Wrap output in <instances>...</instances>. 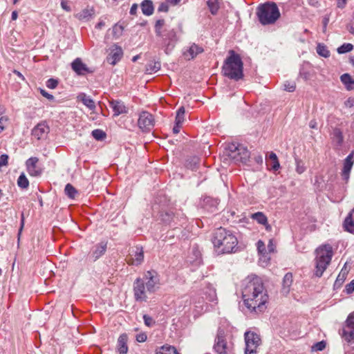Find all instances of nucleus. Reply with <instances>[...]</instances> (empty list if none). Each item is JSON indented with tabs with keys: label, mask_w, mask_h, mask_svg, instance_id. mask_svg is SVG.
<instances>
[{
	"label": "nucleus",
	"mask_w": 354,
	"mask_h": 354,
	"mask_svg": "<svg viewBox=\"0 0 354 354\" xmlns=\"http://www.w3.org/2000/svg\"><path fill=\"white\" fill-rule=\"evenodd\" d=\"M340 80L348 91H352L354 89V80L348 73L342 75Z\"/></svg>",
	"instance_id": "obj_26"
},
{
	"label": "nucleus",
	"mask_w": 354,
	"mask_h": 354,
	"mask_svg": "<svg viewBox=\"0 0 354 354\" xmlns=\"http://www.w3.org/2000/svg\"><path fill=\"white\" fill-rule=\"evenodd\" d=\"M141 9L145 15H151L154 10L152 1L151 0H144L141 3Z\"/></svg>",
	"instance_id": "obj_27"
},
{
	"label": "nucleus",
	"mask_w": 354,
	"mask_h": 354,
	"mask_svg": "<svg viewBox=\"0 0 354 354\" xmlns=\"http://www.w3.org/2000/svg\"><path fill=\"white\" fill-rule=\"evenodd\" d=\"M250 218L256 221L259 224H267L268 218L264 214V213L261 212H257L256 213L252 214Z\"/></svg>",
	"instance_id": "obj_32"
},
{
	"label": "nucleus",
	"mask_w": 354,
	"mask_h": 354,
	"mask_svg": "<svg viewBox=\"0 0 354 354\" xmlns=\"http://www.w3.org/2000/svg\"><path fill=\"white\" fill-rule=\"evenodd\" d=\"M58 81L55 79L50 78L46 82V86L49 88L53 89L57 86Z\"/></svg>",
	"instance_id": "obj_47"
},
{
	"label": "nucleus",
	"mask_w": 354,
	"mask_h": 354,
	"mask_svg": "<svg viewBox=\"0 0 354 354\" xmlns=\"http://www.w3.org/2000/svg\"><path fill=\"white\" fill-rule=\"evenodd\" d=\"M299 76L305 81H307L311 79L313 73H311L310 71L308 70L306 67L303 66L300 69Z\"/></svg>",
	"instance_id": "obj_41"
},
{
	"label": "nucleus",
	"mask_w": 354,
	"mask_h": 354,
	"mask_svg": "<svg viewBox=\"0 0 354 354\" xmlns=\"http://www.w3.org/2000/svg\"><path fill=\"white\" fill-rule=\"evenodd\" d=\"M344 105L346 107L351 108L354 106V98L349 97L344 102Z\"/></svg>",
	"instance_id": "obj_56"
},
{
	"label": "nucleus",
	"mask_w": 354,
	"mask_h": 354,
	"mask_svg": "<svg viewBox=\"0 0 354 354\" xmlns=\"http://www.w3.org/2000/svg\"><path fill=\"white\" fill-rule=\"evenodd\" d=\"M123 51L121 47L114 46L107 57V62L111 65H115L122 57Z\"/></svg>",
	"instance_id": "obj_15"
},
{
	"label": "nucleus",
	"mask_w": 354,
	"mask_h": 354,
	"mask_svg": "<svg viewBox=\"0 0 354 354\" xmlns=\"http://www.w3.org/2000/svg\"><path fill=\"white\" fill-rule=\"evenodd\" d=\"M325 347H326V343L324 341H322V342H319L315 344L312 348H313V351H318L324 350L325 348Z\"/></svg>",
	"instance_id": "obj_48"
},
{
	"label": "nucleus",
	"mask_w": 354,
	"mask_h": 354,
	"mask_svg": "<svg viewBox=\"0 0 354 354\" xmlns=\"http://www.w3.org/2000/svg\"><path fill=\"white\" fill-rule=\"evenodd\" d=\"M185 108L183 106L180 107L176 112L175 122L183 124L185 120Z\"/></svg>",
	"instance_id": "obj_39"
},
{
	"label": "nucleus",
	"mask_w": 354,
	"mask_h": 354,
	"mask_svg": "<svg viewBox=\"0 0 354 354\" xmlns=\"http://www.w3.org/2000/svg\"><path fill=\"white\" fill-rule=\"evenodd\" d=\"M207 204L211 205V207L208 209L209 211L214 212L216 209L218 202L216 200L212 199L210 197H207L204 199V205L206 206Z\"/></svg>",
	"instance_id": "obj_44"
},
{
	"label": "nucleus",
	"mask_w": 354,
	"mask_h": 354,
	"mask_svg": "<svg viewBox=\"0 0 354 354\" xmlns=\"http://www.w3.org/2000/svg\"><path fill=\"white\" fill-rule=\"evenodd\" d=\"M9 157L7 154H2L0 156V168L3 166H7L8 164Z\"/></svg>",
	"instance_id": "obj_49"
},
{
	"label": "nucleus",
	"mask_w": 354,
	"mask_h": 354,
	"mask_svg": "<svg viewBox=\"0 0 354 354\" xmlns=\"http://www.w3.org/2000/svg\"><path fill=\"white\" fill-rule=\"evenodd\" d=\"M78 100L81 101L84 105L88 107L90 110H95L96 106L95 102L89 96L85 93H80L77 96Z\"/></svg>",
	"instance_id": "obj_24"
},
{
	"label": "nucleus",
	"mask_w": 354,
	"mask_h": 354,
	"mask_svg": "<svg viewBox=\"0 0 354 354\" xmlns=\"http://www.w3.org/2000/svg\"><path fill=\"white\" fill-rule=\"evenodd\" d=\"M154 31L160 47L166 54H169L175 48L178 41L176 30L167 28L165 26V21L164 19H158L156 21Z\"/></svg>",
	"instance_id": "obj_4"
},
{
	"label": "nucleus",
	"mask_w": 354,
	"mask_h": 354,
	"mask_svg": "<svg viewBox=\"0 0 354 354\" xmlns=\"http://www.w3.org/2000/svg\"><path fill=\"white\" fill-rule=\"evenodd\" d=\"M158 10L159 12H167L169 10V6H168L167 3H161L158 7Z\"/></svg>",
	"instance_id": "obj_54"
},
{
	"label": "nucleus",
	"mask_w": 354,
	"mask_h": 354,
	"mask_svg": "<svg viewBox=\"0 0 354 354\" xmlns=\"http://www.w3.org/2000/svg\"><path fill=\"white\" fill-rule=\"evenodd\" d=\"M344 227L346 231L354 234V208L346 217L344 222Z\"/></svg>",
	"instance_id": "obj_21"
},
{
	"label": "nucleus",
	"mask_w": 354,
	"mask_h": 354,
	"mask_svg": "<svg viewBox=\"0 0 354 354\" xmlns=\"http://www.w3.org/2000/svg\"><path fill=\"white\" fill-rule=\"evenodd\" d=\"M161 64L160 62H151L146 67V71L149 73H156L160 69Z\"/></svg>",
	"instance_id": "obj_33"
},
{
	"label": "nucleus",
	"mask_w": 354,
	"mask_h": 354,
	"mask_svg": "<svg viewBox=\"0 0 354 354\" xmlns=\"http://www.w3.org/2000/svg\"><path fill=\"white\" fill-rule=\"evenodd\" d=\"M94 11L92 8H86L75 15V17L80 20H88L93 15Z\"/></svg>",
	"instance_id": "obj_29"
},
{
	"label": "nucleus",
	"mask_w": 354,
	"mask_h": 354,
	"mask_svg": "<svg viewBox=\"0 0 354 354\" xmlns=\"http://www.w3.org/2000/svg\"><path fill=\"white\" fill-rule=\"evenodd\" d=\"M350 33L354 35V19L353 21L347 27Z\"/></svg>",
	"instance_id": "obj_61"
},
{
	"label": "nucleus",
	"mask_w": 354,
	"mask_h": 354,
	"mask_svg": "<svg viewBox=\"0 0 354 354\" xmlns=\"http://www.w3.org/2000/svg\"><path fill=\"white\" fill-rule=\"evenodd\" d=\"M242 286V297L247 308L252 312H262L268 300L262 279L256 275L248 276L243 280Z\"/></svg>",
	"instance_id": "obj_1"
},
{
	"label": "nucleus",
	"mask_w": 354,
	"mask_h": 354,
	"mask_svg": "<svg viewBox=\"0 0 354 354\" xmlns=\"http://www.w3.org/2000/svg\"><path fill=\"white\" fill-rule=\"evenodd\" d=\"M346 3V0H337V7L343 8Z\"/></svg>",
	"instance_id": "obj_62"
},
{
	"label": "nucleus",
	"mask_w": 354,
	"mask_h": 354,
	"mask_svg": "<svg viewBox=\"0 0 354 354\" xmlns=\"http://www.w3.org/2000/svg\"><path fill=\"white\" fill-rule=\"evenodd\" d=\"M41 94L46 97L47 99L50 100H54V96L48 93H47L45 90H43L41 89Z\"/></svg>",
	"instance_id": "obj_57"
},
{
	"label": "nucleus",
	"mask_w": 354,
	"mask_h": 354,
	"mask_svg": "<svg viewBox=\"0 0 354 354\" xmlns=\"http://www.w3.org/2000/svg\"><path fill=\"white\" fill-rule=\"evenodd\" d=\"M212 241L218 254L235 253L238 250V239L230 230L217 228L213 233Z\"/></svg>",
	"instance_id": "obj_3"
},
{
	"label": "nucleus",
	"mask_w": 354,
	"mask_h": 354,
	"mask_svg": "<svg viewBox=\"0 0 354 354\" xmlns=\"http://www.w3.org/2000/svg\"><path fill=\"white\" fill-rule=\"evenodd\" d=\"M256 14L259 22L263 26L274 24L281 16L277 4L272 1L260 4Z\"/></svg>",
	"instance_id": "obj_6"
},
{
	"label": "nucleus",
	"mask_w": 354,
	"mask_h": 354,
	"mask_svg": "<svg viewBox=\"0 0 354 354\" xmlns=\"http://www.w3.org/2000/svg\"><path fill=\"white\" fill-rule=\"evenodd\" d=\"M317 53L319 55L327 58L330 56V51L327 47L322 44H319L317 46Z\"/></svg>",
	"instance_id": "obj_37"
},
{
	"label": "nucleus",
	"mask_w": 354,
	"mask_h": 354,
	"mask_svg": "<svg viewBox=\"0 0 354 354\" xmlns=\"http://www.w3.org/2000/svg\"><path fill=\"white\" fill-rule=\"evenodd\" d=\"M61 6L64 10H65L66 11L71 10L70 7L67 5L66 2H65V1H62Z\"/></svg>",
	"instance_id": "obj_63"
},
{
	"label": "nucleus",
	"mask_w": 354,
	"mask_h": 354,
	"mask_svg": "<svg viewBox=\"0 0 354 354\" xmlns=\"http://www.w3.org/2000/svg\"><path fill=\"white\" fill-rule=\"evenodd\" d=\"M8 118L6 117L0 118V133L5 129V122H7Z\"/></svg>",
	"instance_id": "obj_55"
},
{
	"label": "nucleus",
	"mask_w": 354,
	"mask_h": 354,
	"mask_svg": "<svg viewBox=\"0 0 354 354\" xmlns=\"http://www.w3.org/2000/svg\"><path fill=\"white\" fill-rule=\"evenodd\" d=\"M123 30H124V28L122 25H120L118 24H115L112 28L113 36L115 39L119 38L122 35Z\"/></svg>",
	"instance_id": "obj_40"
},
{
	"label": "nucleus",
	"mask_w": 354,
	"mask_h": 354,
	"mask_svg": "<svg viewBox=\"0 0 354 354\" xmlns=\"http://www.w3.org/2000/svg\"><path fill=\"white\" fill-rule=\"evenodd\" d=\"M17 185L22 189H26L29 186V181L26 178V175L22 173L18 178Z\"/></svg>",
	"instance_id": "obj_38"
},
{
	"label": "nucleus",
	"mask_w": 354,
	"mask_h": 354,
	"mask_svg": "<svg viewBox=\"0 0 354 354\" xmlns=\"http://www.w3.org/2000/svg\"><path fill=\"white\" fill-rule=\"evenodd\" d=\"M143 319L145 324L149 327L152 326L155 324L154 319L147 315H143Z\"/></svg>",
	"instance_id": "obj_46"
},
{
	"label": "nucleus",
	"mask_w": 354,
	"mask_h": 354,
	"mask_svg": "<svg viewBox=\"0 0 354 354\" xmlns=\"http://www.w3.org/2000/svg\"><path fill=\"white\" fill-rule=\"evenodd\" d=\"M107 243L106 242L102 241L96 245H95L91 250L89 253V259L92 260V261H96L99 259L102 255L104 254L106 251Z\"/></svg>",
	"instance_id": "obj_14"
},
{
	"label": "nucleus",
	"mask_w": 354,
	"mask_h": 354,
	"mask_svg": "<svg viewBox=\"0 0 354 354\" xmlns=\"http://www.w3.org/2000/svg\"><path fill=\"white\" fill-rule=\"evenodd\" d=\"M331 135H332L333 140L334 142H335L337 145H339V146L342 145L343 140H344V137H343L342 131H341V129L339 128L333 129V133Z\"/></svg>",
	"instance_id": "obj_30"
},
{
	"label": "nucleus",
	"mask_w": 354,
	"mask_h": 354,
	"mask_svg": "<svg viewBox=\"0 0 354 354\" xmlns=\"http://www.w3.org/2000/svg\"><path fill=\"white\" fill-rule=\"evenodd\" d=\"M225 154L235 163L246 162L250 158V152L245 147L238 143H230L225 149Z\"/></svg>",
	"instance_id": "obj_8"
},
{
	"label": "nucleus",
	"mask_w": 354,
	"mask_h": 354,
	"mask_svg": "<svg viewBox=\"0 0 354 354\" xmlns=\"http://www.w3.org/2000/svg\"><path fill=\"white\" fill-rule=\"evenodd\" d=\"M181 126H182L181 124H178L177 122H175V125L173 127L174 133H175V134L178 133L180 132Z\"/></svg>",
	"instance_id": "obj_59"
},
{
	"label": "nucleus",
	"mask_w": 354,
	"mask_h": 354,
	"mask_svg": "<svg viewBox=\"0 0 354 354\" xmlns=\"http://www.w3.org/2000/svg\"><path fill=\"white\" fill-rule=\"evenodd\" d=\"M243 64L239 55L234 51L226 58L223 66V73L225 76L234 80H241L243 76Z\"/></svg>",
	"instance_id": "obj_5"
},
{
	"label": "nucleus",
	"mask_w": 354,
	"mask_h": 354,
	"mask_svg": "<svg viewBox=\"0 0 354 354\" xmlns=\"http://www.w3.org/2000/svg\"><path fill=\"white\" fill-rule=\"evenodd\" d=\"M93 137L97 140H103L106 138V133L101 129H95L92 131Z\"/></svg>",
	"instance_id": "obj_43"
},
{
	"label": "nucleus",
	"mask_w": 354,
	"mask_h": 354,
	"mask_svg": "<svg viewBox=\"0 0 354 354\" xmlns=\"http://www.w3.org/2000/svg\"><path fill=\"white\" fill-rule=\"evenodd\" d=\"M105 26V22L103 21H99L96 25H95V28L97 29H101L104 26Z\"/></svg>",
	"instance_id": "obj_64"
},
{
	"label": "nucleus",
	"mask_w": 354,
	"mask_h": 354,
	"mask_svg": "<svg viewBox=\"0 0 354 354\" xmlns=\"http://www.w3.org/2000/svg\"><path fill=\"white\" fill-rule=\"evenodd\" d=\"M147 339V334L145 333H140L137 334L136 336V339L138 342L142 343L145 342Z\"/></svg>",
	"instance_id": "obj_50"
},
{
	"label": "nucleus",
	"mask_w": 354,
	"mask_h": 354,
	"mask_svg": "<svg viewBox=\"0 0 354 354\" xmlns=\"http://www.w3.org/2000/svg\"><path fill=\"white\" fill-rule=\"evenodd\" d=\"M342 337L348 343H354V312L350 313L345 321Z\"/></svg>",
	"instance_id": "obj_12"
},
{
	"label": "nucleus",
	"mask_w": 354,
	"mask_h": 354,
	"mask_svg": "<svg viewBox=\"0 0 354 354\" xmlns=\"http://www.w3.org/2000/svg\"><path fill=\"white\" fill-rule=\"evenodd\" d=\"M73 70L78 75H84L88 72L86 66L82 63L80 59L77 58L71 64Z\"/></svg>",
	"instance_id": "obj_22"
},
{
	"label": "nucleus",
	"mask_w": 354,
	"mask_h": 354,
	"mask_svg": "<svg viewBox=\"0 0 354 354\" xmlns=\"http://www.w3.org/2000/svg\"><path fill=\"white\" fill-rule=\"evenodd\" d=\"M205 299L209 301H214L216 299V290L211 285H207L203 290Z\"/></svg>",
	"instance_id": "obj_28"
},
{
	"label": "nucleus",
	"mask_w": 354,
	"mask_h": 354,
	"mask_svg": "<svg viewBox=\"0 0 354 354\" xmlns=\"http://www.w3.org/2000/svg\"><path fill=\"white\" fill-rule=\"evenodd\" d=\"M138 125L142 132H150L155 125L153 115L148 111L141 112L138 120Z\"/></svg>",
	"instance_id": "obj_11"
},
{
	"label": "nucleus",
	"mask_w": 354,
	"mask_h": 354,
	"mask_svg": "<svg viewBox=\"0 0 354 354\" xmlns=\"http://www.w3.org/2000/svg\"><path fill=\"white\" fill-rule=\"evenodd\" d=\"M38 162L37 157H31L26 162L27 171L31 176H39L42 174V169L37 165Z\"/></svg>",
	"instance_id": "obj_13"
},
{
	"label": "nucleus",
	"mask_w": 354,
	"mask_h": 354,
	"mask_svg": "<svg viewBox=\"0 0 354 354\" xmlns=\"http://www.w3.org/2000/svg\"><path fill=\"white\" fill-rule=\"evenodd\" d=\"M285 90L289 92H292L295 89V84L293 83L286 82L284 84Z\"/></svg>",
	"instance_id": "obj_52"
},
{
	"label": "nucleus",
	"mask_w": 354,
	"mask_h": 354,
	"mask_svg": "<svg viewBox=\"0 0 354 354\" xmlns=\"http://www.w3.org/2000/svg\"><path fill=\"white\" fill-rule=\"evenodd\" d=\"M353 153H351L346 158L344 162V167L342 172V176L343 179L346 182H347L349 178L350 172L353 165Z\"/></svg>",
	"instance_id": "obj_17"
},
{
	"label": "nucleus",
	"mask_w": 354,
	"mask_h": 354,
	"mask_svg": "<svg viewBox=\"0 0 354 354\" xmlns=\"http://www.w3.org/2000/svg\"><path fill=\"white\" fill-rule=\"evenodd\" d=\"M203 52V48L201 46H199L196 44H192L187 51L185 53V56L187 57L189 59H194L198 54L202 53Z\"/></svg>",
	"instance_id": "obj_23"
},
{
	"label": "nucleus",
	"mask_w": 354,
	"mask_h": 354,
	"mask_svg": "<svg viewBox=\"0 0 354 354\" xmlns=\"http://www.w3.org/2000/svg\"><path fill=\"white\" fill-rule=\"evenodd\" d=\"M293 277L290 272H288L285 274L283 282H282V292L284 294H288L290 292V288L292 283Z\"/></svg>",
	"instance_id": "obj_25"
},
{
	"label": "nucleus",
	"mask_w": 354,
	"mask_h": 354,
	"mask_svg": "<svg viewBox=\"0 0 354 354\" xmlns=\"http://www.w3.org/2000/svg\"><path fill=\"white\" fill-rule=\"evenodd\" d=\"M49 131V127L45 122L39 123L32 131V135L37 140L45 138Z\"/></svg>",
	"instance_id": "obj_16"
},
{
	"label": "nucleus",
	"mask_w": 354,
	"mask_h": 354,
	"mask_svg": "<svg viewBox=\"0 0 354 354\" xmlns=\"http://www.w3.org/2000/svg\"><path fill=\"white\" fill-rule=\"evenodd\" d=\"M159 275L155 270L146 272L143 277L137 278L133 285V296L136 301H146L148 294L153 293L158 288Z\"/></svg>",
	"instance_id": "obj_2"
},
{
	"label": "nucleus",
	"mask_w": 354,
	"mask_h": 354,
	"mask_svg": "<svg viewBox=\"0 0 354 354\" xmlns=\"http://www.w3.org/2000/svg\"><path fill=\"white\" fill-rule=\"evenodd\" d=\"M64 192L66 195L70 198H75L77 194V189L70 183L65 186Z\"/></svg>",
	"instance_id": "obj_34"
},
{
	"label": "nucleus",
	"mask_w": 354,
	"mask_h": 354,
	"mask_svg": "<svg viewBox=\"0 0 354 354\" xmlns=\"http://www.w3.org/2000/svg\"><path fill=\"white\" fill-rule=\"evenodd\" d=\"M128 335L126 333L121 334L118 339V349L120 354H127L128 352Z\"/></svg>",
	"instance_id": "obj_20"
},
{
	"label": "nucleus",
	"mask_w": 354,
	"mask_h": 354,
	"mask_svg": "<svg viewBox=\"0 0 354 354\" xmlns=\"http://www.w3.org/2000/svg\"><path fill=\"white\" fill-rule=\"evenodd\" d=\"M155 354H178V353L174 346L164 345L156 350Z\"/></svg>",
	"instance_id": "obj_31"
},
{
	"label": "nucleus",
	"mask_w": 354,
	"mask_h": 354,
	"mask_svg": "<svg viewBox=\"0 0 354 354\" xmlns=\"http://www.w3.org/2000/svg\"><path fill=\"white\" fill-rule=\"evenodd\" d=\"M133 254H131L130 259L128 260L129 263L138 266L141 264L144 259V252L142 248L136 247L133 251Z\"/></svg>",
	"instance_id": "obj_18"
},
{
	"label": "nucleus",
	"mask_w": 354,
	"mask_h": 354,
	"mask_svg": "<svg viewBox=\"0 0 354 354\" xmlns=\"http://www.w3.org/2000/svg\"><path fill=\"white\" fill-rule=\"evenodd\" d=\"M110 106L113 109L115 115L127 113V108L122 101L112 100L110 102Z\"/></svg>",
	"instance_id": "obj_19"
},
{
	"label": "nucleus",
	"mask_w": 354,
	"mask_h": 354,
	"mask_svg": "<svg viewBox=\"0 0 354 354\" xmlns=\"http://www.w3.org/2000/svg\"><path fill=\"white\" fill-rule=\"evenodd\" d=\"M257 250H258V252L259 253H264L266 252V245L263 243V241L259 240L257 243Z\"/></svg>",
	"instance_id": "obj_51"
},
{
	"label": "nucleus",
	"mask_w": 354,
	"mask_h": 354,
	"mask_svg": "<svg viewBox=\"0 0 354 354\" xmlns=\"http://www.w3.org/2000/svg\"><path fill=\"white\" fill-rule=\"evenodd\" d=\"M297 167L296 171L298 174H301L306 171V167L303 163V162L300 160H297Z\"/></svg>",
	"instance_id": "obj_45"
},
{
	"label": "nucleus",
	"mask_w": 354,
	"mask_h": 354,
	"mask_svg": "<svg viewBox=\"0 0 354 354\" xmlns=\"http://www.w3.org/2000/svg\"><path fill=\"white\" fill-rule=\"evenodd\" d=\"M269 160L271 162H270L271 168L273 170L277 171L279 168L280 165H279V162L278 161L277 156V155L274 152H271L269 154Z\"/></svg>",
	"instance_id": "obj_36"
},
{
	"label": "nucleus",
	"mask_w": 354,
	"mask_h": 354,
	"mask_svg": "<svg viewBox=\"0 0 354 354\" xmlns=\"http://www.w3.org/2000/svg\"><path fill=\"white\" fill-rule=\"evenodd\" d=\"M315 252V275L320 277L332 259L333 250L330 245L326 244L318 248Z\"/></svg>",
	"instance_id": "obj_7"
},
{
	"label": "nucleus",
	"mask_w": 354,
	"mask_h": 354,
	"mask_svg": "<svg viewBox=\"0 0 354 354\" xmlns=\"http://www.w3.org/2000/svg\"><path fill=\"white\" fill-rule=\"evenodd\" d=\"M213 350L216 354H234L233 345L227 342L225 333L222 330H218Z\"/></svg>",
	"instance_id": "obj_9"
},
{
	"label": "nucleus",
	"mask_w": 354,
	"mask_h": 354,
	"mask_svg": "<svg viewBox=\"0 0 354 354\" xmlns=\"http://www.w3.org/2000/svg\"><path fill=\"white\" fill-rule=\"evenodd\" d=\"M346 291L348 294L354 292V280H352L349 283L346 285Z\"/></svg>",
	"instance_id": "obj_53"
},
{
	"label": "nucleus",
	"mask_w": 354,
	"mask_h": 354,
	"mask_svg": "<svg viewBox=\"0 0 354 354\" xmlns=\"http://www.w3.org/2000/svg\"><path fill=\"white\" fill-rule=\"evenodd\" d=\"M137 9H138V5L136 3L133 4L130 8V12H129L130 14L136 15Z\"/></svg>",
	"instance_id": "obj_60"
},
{
	"label": "nucleus",
	"mask_w": 354,
	"mask_h": 354,
	"mask_svg": "<svg viewBox=\"0 0 354 354\" xmlns=\"http://www.w3.org/2000/svg\"><path fill=\"white\" fill-rule=\"evenodd\" d=\"M245 354H257V348L261 344L260 335L254 332L245 333Z\"/></svg>",
	"instance_id": "obj_10"
},
{
	"label": "nucleus",
	"mask_w": 354,
	"mask_h": 354,
	"mask_svg": "<svg viewBox=\"0 0 354 354\" xmlns=\"http://www.w3.org/2000/svg\"><path fill=\"white\" fill-rule=\"evenodd\" d=\"M353 49V44L350 43H344L337 48V53L339 54H344L351 51Z\"/></svg>",
	"instance_id": "obj_42"
},
{
	"label": "nucleus",
	"mask_w": 354,
	"mask_h": 354,
	"mask_svg": "<svg viewBox=\"0 0 354 354\" xmlns=\"http://www.w3.org/2000/svg\"><path fill=\"white\" fill-rule=\"evenodd\" d=\"M207 6L212 15H216L219 9V0H207Z\"/></svg>",
	"instance_id": "obj_35"
},
{
	"label": "nucleus",
	"mask_w": 354,
	"mask_h": 354,
	"mask_svg": "<svg viewBox=\"0 0 354 354\" xmlns=\"http://www.w3.org/2000/svg\"><path fill=\"white\" fill-rule=\"evenodd\" d=\"M275 250V245L273 243L272 240H270L268 244V250L270 253L274 252Z\"/></svg>",
	"instance_id": "obj_58"
}]
</instances>
